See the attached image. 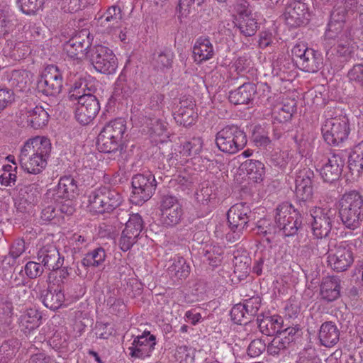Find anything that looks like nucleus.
I'll return each mask as SVG.
<instances>
[{
    "label": "nucleus",
    "instance_id": "f257e3e1",
    "mask_svg": "<svg viewBox=\"0 0 363 363\" xmlns=\"http://www.w3.org/2000/svg\"><path fill=\"white\" fill-rule=\"evenodd\" d=\"M67 98L70 101H77L75 118L82 125L90 123L100 111L99 99L92 94V89L82 82H76L72 85Z\"/></svg>",
    "mask_w": 363,
    "mask_h": 363
},
{
    "label": "nucleus",
    "instance_id": "f03ea898",
    "mask_svg": "<svg viewBox=\"0 0 363 363\" xmlns=\"http://www.w3.org/2000/svg\"><path fill=\"white\" fill-rule=\"evenodd\" d=\"M338 216L345 228L354 230L363 221V196L357 191L345 193L338 201Z\"/></svg>",
    "mask_w": 363,
    "mask_h": 363
},
{
    "label": "nucleus",
    "instance_id": "7ed1b4c3",
    "mask_svg": "<svg viewBox=\"0 0 363 363\" xmlns=\"http://www.w3.org/2000/svg\"><path fill=\"white\" fill-rule=\"evenodd\" d=\"M315 156L317 165L320 167V174L324 182H333L340 177L347 157L342 150H333L326 154L318 151Z\"/></svg>",
    "mask_w": 363,
    "mask_h": 363
},
{
    "label": "nucleus",
    "instance_id": "20e7f679",
    "mask_svg": "<svg viewBox=\"0 0 363 363\" xmlns=\"http://www.w3.org/2000/svg\"><path fill=\"white\" fill-rule=\"evenodd\" d=\"M122 201L121 194L114 189L102 186L91 192L89 196V207L92 212L104 214L112 212Z\"/></svg>",
    "mask_w": 363,
    "mask_h": 363
},
{
    "label": "nucleus",
    "instance_id": "39448f33",
    "mask_svg": "<svg viewBox=\"0 0 363 363\" xmlns=\"http://www.w3.org/2000/svg\"><path fill=\"white\" fill-rule=\"evenodd\" d=\"M245 133L238 125H226L216 136L218 148L225 153L235 154L242 150L247 144Z\"/></svg>",
    "mask_w": 363,
    "mask_h": 363
},
{
    "label": "nucleus",
    "instance_id": "423d86ee",
    "mask_svg": "<svg viewBox=\"0 0 363 363\" xmlns=\"http://www.w3.org/2000/svg\"><path fill=\"white\" fill-rule=\"evenodd\" d=\"M89 59L94 69L102 74H113L117 67V58L108 47L103 45H95L86 52Z\"/></svg>",
    "mask_w": 363,
    "mask_h": 363
},
{
    "label": "nucleus",
    "instance_id": "0eeeda50",
    "mask_svg": "<svg viewBox=\"0 0 363 363\" xmlns=\"http://www.w3.org/2000/svg\"><path fill=\"white\" fill-rule=\"evenodd\" d=\"M275 223L284 235L289 237L296 235L301 228V218L291 203L284 202L277 207Z\"/></svg>",
    "mask_w": 363,
    "mask_h": 363
},
{
    "label": "nucleus",
    "instance_id": "6e6552de",
    "mask_svg": "<svg viewBox=\"0 0 363 363\" xmlns=\"http://www.w3.org/2000/svg\"><path fill=\"white\" fill-rule=\"evenodd\" d=\"M291 52L293 61L301 70L315 73L321 69L323 57L318 51L307 48L304 44H296Z\"/></svg>",
    "mask_w": 363,
    "mask_h": 363
},
{
    "label": "nucleus",
    "instance_id": "1a4fd4ad",
    "mask_svg": "<svg viewBox=\"0 0 363 363\" xmlns=\"http://www.w3.org/2000/svg\"><path fill=\"white\" fill-rule=\"evenodd\" d=\"M321 132L328 144L337 145L348 138L349 120L345 116L327 118L322 125Z\"/></svg>",
    "mask_w": 363,
    "mask_h": 363
},
{
    "label": "nucleus",
    "instance_id": "9d476101",
    "mask_svg": "<svg viewBox=\"0 0 363 363\" xmlns=\"http://www.w3.org/2000/svg\"><path fill=\"white\" fill-rule=\"evenodd\" d=\"M330 255L327 257L328 266L337 272L347 270L354 262L352 245L347 241L337 242L331 246Z\"/></svg>",
    "mask_w": 363,
    "mask_h": 363
},
{
    "label": "nucleus",
    "instance_id": "9b49d317",
    "mask_svg": "<svg viewBox=\"0 0 363 363\" xmlns=\"http://www.w3.org/2000/svg\"><path fill=\"white\" fill-rule=\"evenodd\" d=\"M333 11L330 13V19L328 24L325 36L329 39L336 40L337 51L340 55H345L348 51L349 33L345 28L346 19Z\"/></svg>",
    "mask_w": 363,
    "mask_h": 363
},
{
    "label": "nucleus",
    "instance_id": "f8f14e48",
    "mask_svg": "<svg viewBox=\"0 0 363 363\" xmlns=\"http://www.w3.org/2000/svg\"><path fill=\"white\" fill-rule=\"evenodd\" d=\"M63 77L59 68L54 65H48L38 81V89L44 95L55 96L62 91Z\"/></svg>",
    "mask_w": 363,
    "mask_h": 363
},
{
    "label": "nucleus",
    "instance_id": "ddd939ff",
    "mask_svg": "<svg viewBox=\"0 0 363 363\" xmlns=\"http://www.w3.org/2000/svg\"><path fill=\"white\" fill-rule=\"evenodd\" d=\"M132 201L136 204L143 203L153 195L156 188L155 176L151 172L135 175L132 179Z\"/></svg>",
    "mask_w": 363,
    "mask_h": 363
},
{
    "label": "nucleus",
    "instance_id": "4468645a",
    "mask_svg": "<svg viewBox=\"0 0 363 363\" xmlns=\"http://www.w3.org/2000/svg\"><path fill=\"white\" fill-rule=\"evenodd\" d=\"M251 210L248 206L239 203L230 207L227 213V219L231 230L238 239L249 226Z\"/></svg>",
    "mask_w": 363,
    "mask_h": 363
},
{
    "label": "nucleus",
    "instance_id": "2eb2a0df",
    "mask_svg": "<svg viewBox=\"0 0 363 363\" xmlns=\"http://www.w3.org/2000/svg\"><path fill=\"white\" fill-rule=\"evenodd\" d=\"M335 216V210L328 208H315L311 213V227L315 238H326L332 230Z\"/></svg>",
    "mask_w": 363,
    "mask_h": 363
},
{
    "label": "nucleus",
    "instance_id": "dca6fc26",
    "mask_svg": "<svg viewBox=\"0 0 363 363\" xmlns=\"http://www.w3.org/2000/svg\"><path fill=\"white\" fill-rule=\"evenodd\" d=\"M284 16L286 23L291 27H298L309 21L308 5L301 1L286 3Z\"/></svg>",
    "mask_w": 363,
    "mask_h": 363
},
{
    "label": "nucleus",
    "instance_id": "f3484780",
    "mask_svg": "<svg viewBox=\"0 0 363 363\" xmlns=\"http://www.w3.org/2000/svg\"><path fill=\"white\" fill-rule=\"evenodd\" d=\"M89 37V32L87 30H81L64 44V52L71 59L82 60L84 55L86 56L87 50L91 48Z\"/></svg>",
    "mask_w": 363,
    "mask_h": 363
},
{
    "label": "nucleus",
    "instance_id": "a211bd4d",
    "mask_svg": "<svg viewBox=\"0 0 363 363\" xmlns=\"http://www.w3.org/2000/svg\"><path fill=\"white\" fill-rule=\"evenodd\" d=\"M123 13L120 6L113 5L109 6L106 12L96 19L98 26L103 28L102 31L108 34H117L121 27Z\"/></svg>",
    "mask_w": 363,
    "mask_h": 363
},
{
    "label": "nucleus",
    "instance_id": "6ab92c4d",
    "mask_svg": "<svg viewBox=\"0 0 363 363\" xmlns=\"http://www.w3.org/2000/svg\"><path fill=\"white\" fill-rule=\"evenodd\" d=\"M156 345L155 336L149 331H144L141 335L137 336L132 345L129 347L132 357L145 359L151 355Z\"/></svg>",
    "mask_w": 363,
    "mask_h": 363
},
{
    "label": "nucleus",
    "instance_id": "aec40b11",
    "mask_svg": "<svg viewBox=\"0 0 363 363\" xmlns=\"http://www.w3.org/2000/svg\"><path fill=\"white\" fill-rule=\"evenodd\" d=\"M37 259L48 271L60 269L64 260L60 256V252L53 243H48L41 247L38 251Z\"/></svg>",
    "mask_w": 363,
    "mask_h": 363
},
{
    "label": "nucleus",
    "instance_id": "412c9836",
    "mask_svg": "<svg viewBox=\"0 0 363 363\" xmlns=\"http://www.w3.org/2000/svg\"><path fill=\"white\" fill-rule=\"evenodd\" d=\"M16 190L18 191L17 201L15 203L18 211L25 212L28 207L34 205L40 196V192L35 184H18Z\"/></svg>",
    "mask_w": 363,
    "mask_h": 363
},
{
    "label": "nucleus",
    "instance_id": "4be33fe9",
    "mask_svg": "<svg viewBox=\"0 0 363 363\" xmlns=\"http://www.w3.org/2000/svg\"><path fill=\"white\" fill-rule=\"evenodd\" d=\"M194 106L195 104L191 99H181L174 113L177 123L186 127L193 124L196 118Z\"/></svg>",
    "mask_w": 363,
    "mask_h": 363
},
{
    "label": "nucleus",
    "instance_id": "5701e85b",
    "mask_svg": "<svg viewBox=\"0 0 363 363\" xmlns=\"http://www.w3.org/2000/svg\"><path fill=\"white\" fill-rule=\"evenodd\" d=\"M52 149L50 140L44 136H37L29 139L22 147L28 153L48 159Z\"/></svg>",
    "mask_w": 363,
    "mask_h": 363
},
{
    "label": "nucleus",
    "instance_id": "b1692460",
    "mask_svg": "<svg viewBox=\"0 0 363 363\" xmlns=\"http://www.w3.org/2000/svg\"><path fill=\"white\" fill-rule=\"evenodd\" d=\"M77 182L72 176L62 177L54 190V199H65L72 200L78 195Z\"/></svg>",
    "mask_w": 363,
    "mask_h": 363
},
{
    "label": "nucleus",
    "instance_id": "393cba45",
    "mask_svg": "<svg viewBox=\"0 0 363 363\" xmlns=\"http://www.w3.org/2000/svg\"><path fill=\"white\" fill-rule=\"evenodd\" d=\"M47 160L43 157L35 156L21 150L19 162L22 168L28 174H38L42 172L47 166Z\"/></svg>",
    "mask_w": 363,
    "mask_h": 363
},
{
    "label": "nucleus",
    "instance_id": "a878e982",
    "mask_svg": "<svg viewBox=\"0 0 363 363\" xmlns=\"http://www.w3.org/2000/svg\"><path fill=\"white\" fill-rule=\"evenodd\" d=\"M340 330L332 321H325L320 327L318 339L320 345L325 347L335 345L340 339Z\"/></svg>",
    "mask_w": 363,
    "mask_h": 363
},
{
    "label": "nucleus",
    "instance_id": "bb28decb",
    "mask_svg": "<svg viewBox=\"0 0 363 363\" xmlns=\"http://www.w3.org/2000/svg\"><path fill=\"white\" fill-rule=\"evenodd\" d=\"M257 91L256 85L253 83H244L238 89L229 93L228 99L235 105L247 104L253 99Z\"/></svg>",
    "mask_w": 363,
    "mask_h": 363
},
{
    "label": "nucleus",
    "instance_id": "cd10ccee",
    "mask_svg": "<svg viewBox=\"0 0 363 363\" xmlns=\"http://www.w3.org/2000/svg\"><path fill=\"white\" fill-rule=\"evenodd\" d=\"M340 279L336 276L327 277L320 285L321 298L327 302H332L340 296Z\"/></svg>",
    "mask_w": 363,
    "mask_h": 363
},
{
    "label": "nucleus",
    "instance_id": "c85d7f7f",
    "mask_svg": "<svg viewBox=\"0 0 363 363\" xmlns=\"http://www.w3.org/2000/svg\"><path fill=\"white\" fill-rule=\"evenodd\" d=\"M257 321L260 332L267 336L279 335L284 327L283 318L279 315L258 317Z\"/></svg>",
    "mask_w": 363,
    "mask_h": 363
},
{
    "label": "nucleus",
    "instance_id": "c756f323",
    "mask_svg": "<svg viewBox=\"0 0 363 363\" xmlns=\"http://www.w3.org/2000/svg\"><path fill=\"white\" fill-rule=\"evenodd\" d=\"M23 115L25 116L27 125L34 129H40L46 126L50 117L48 113L39 106L26 110Z\"/></svg>",
    "mask_w": 363,
    "mask_h": 363
},
{
    "label": "nucleus",
    "instance_id": "7c9ffc66",
    "mask_svg": "<svg viewBox=\"0 0 363 363\" xmlns=\"http://www.w3.org/2000/svg\"><path fill=\"white\" fill-rule=\"evenodd\" d=\"M170 262L167 273L174 281L182 280L188 277L191 270L190 266L184 257L175 256Z\"/></svg>",
    "mask_w": 363,
    "mask_h": 363
},
{
    "label": "nucleus",
    "instance_id": "2f4dec72",
    "mask_svg": "<svg viewBox=\"0 0 363 363\" xmlns=\"http://www.w3.org/2000/svg\"><path fill=\"white\" fill-rule=\"evenodd\" d=\"M240 168L247 176L249 180L255 183L261 182L263 180L265 167L260 161L247 160L242 163Z\"/></svg>",
    "mask_w": 363,
    "mask_h": 363
},
{
    "label": "nucleus",
    "instance_id": "473e14b6",
    "mask_svg": "<svg viewBox=\"0 0 363 363\" xmlns=\"http://www.w3.org/2000/svg\"><path fill=\"white\" fill-rule=\"evenodd\" d=\"M194 61L201 63L211 59L214 55V49L208 38H199L193 47Z\"/></svg>",
    "mask_w": 363,
    "mask_h": 363
},
{
    "label": "nucleus",
    "instance_id": "72a5a7b5",
    "mask_svg": "<svg viewBox=\"0 0 363 363\" xmlns=\"http://www.w3.org/2000/svg\"><path fill=\"white\" fill-rule=\"evenodd\" d=\"M41 315L34 308H29L19 318V327L24 333H30L40 325Z\"/></svg>",
    "mask_w": 363,
    "mask_h": 363
},
{
    "label": "nucleus",
    "instance_id": "f704fd0d",
    "mask_svg": "<svg viewBox=\"0 0 363 363\" xmlns=\"http://www.w3.org/2000/svg\"><path fill=\"white\" fill-rule=\"evenodd\" d=\"M41 298L44 306L52 311L60 308L65 300V294L60 289L52 288L43 290Z\"/></svg>",
    "mask_w": 363,
    "mask_h": 363
},
{
    "label": "nucleus",
    "instance_id": "c9c22d12",
    "mask_svg": "<svg viewBox=\"0 0 363 363\" xmlns=\"http://www.w3.org/2000/svg\"><path fill=\"white\" fill-rule=\"evenodd\" d=\"M272 96L267 97V101L272 106H273V108L272 111V118L274 121L277 123H282L289 121L293 115L294 111V104H279L274 105L272 102Z\"/></svg>",
    "mask_w": 363,
    "mask_h": 363
},
{
    "label": "nucleus",
    "instance_id": "e433bc0d",
    "mask_svg": "<svg viewBox=\"0 0 363 363\" xmlns=\"http://www.w3.org/2000/svg\"><path fill=\"white\" fill-rule=\"evenodd\" d=\"M126 128L125 120L122 118H118L107 123L102 130L113 137V139L116 140V141L123 145V138Z\"/></svg>",
    "mask_w": 363,
    "mask_h": 363
},
{
    "label": "nucleus",
    "instance_id": "4c0bfd02",
    "mask_svg": "<svg viewBox=\"0 0 363 363\" xmlns=\"http://www.w3.org/2000/svg\"><path fill=\"white\" fill-rule=\"evenodd\" d=\"M235 25L240 33L245 37L253 36L259 28L257 20L253 14L237 18Z\"/></svg>",
    "mask_w": 363,
    "mask_h": 363
},
{
    "label": "nucleus",
    "instance_id": "58836bf2",
    "mask_svg": "<svg viewBox=\"0 0 363 363\" xmlns=\"http://www.w3.org/2000/svg\"><path fill=\"white\" fill-rule=\"evenodd\" d=\"M96 145L100 152L105 153L115 152L123 146L121 143L103 130L98 135Z\"/></svg>",
    "mask_w": 363,
    "mask_h": 363
},
{
    "label": "nucleus",
    "instance_id": "ea45409f",
    "mask_svg": "<svg viewBox=\"0 0 363 363\" xmlns=\"http://www.w3.org/2000/svg\"><path fill=\"white\" fill-rule=\"evenodd\" d=\"M213 191L214 189L213 186H209L208 184H203L199 186L195 193L196 202L200 204V206H203L206 212L211 211L209 203L215 199Z\"/></svg>",
    "mask_w": 363,
    "mask_h": 363
},
{
    "label": "nucleus",
    "instance_id": "a19ab883",
    "mask_svg": "<svg viewBox=\"0 0 363 363\" xmlns=\"http://www.w3.org/2000/svg\"><path fill=\"white\" fill-rule=\"evenodd\" d=\"M333 11L335 13H340L346 19L347 15H354L358 13L359 18H363V5L359 4V0H345L343 6L334 7Z\"/></svg>",
    "mask_w": 363,
    "mask_h": 363
},
{
    "label": "nucleus",
    "instance_id": "79ce46f5",
    "mask_svg": "<svg viewBox=\"0 0 363 363\" xmlns=\"http://www.w3.org/2000/svg\"><path fill=\"white\" fill-rule=\"evenodd\" d=\"M106 257L105 250L101 247H97L84 255L82 264L90 267H98L104 264Z\"/></svg>",
    "mask_w": 363,
    "mask_h": 363
},
{
    "label": "nucleus",
    "instance_id": "37998d69",
    "mask_svg": "<svg viewBox=\"0 0 363 363\" xmlns=\"http://www.w3.org/2000/svg\"><path fill=\"white\" fill-rule=\"evenodd\" d=\"M20 343L17 339L5 340L0 346V362L7 363L13 359L19 348Z\"/></svg>",
    "mask_w": 363,
    "mask_h": 363
},
{
    "label": "nucleus",
    "instance_id": "c03bdc74",
    "mask_svg": "<svg viewBox=\"0 0 363 363\" xmlns=\"http://www.w3.org/2000/svg\"><path fill=\"white\" fill-rule=\"evenodd\" d=\"M173 58V52L169 50L166 49L154 54L152 64L154 67L157 69H169L172 66Z\"/></svg>",
    "mask_w": 363,
    "mask_h": 363
},
{
    "label": "nucleus",
    "instance_id": "a18cd8bd",
    "mask_svg": "<svg viewBox=\"0 0 363 363\" xmlns=\"http://www.w3.org/2000/svg\"><path fill=\"white\" fill-rule=\"evenodd\" d=\"M183 216L182 206L172 208L168 211L161 212V222L167 227H173L179 223Z\"/></svg>",
    "mask_w": 363,
    "mask_h": 363
},
{
    "label": "nucleus",
    "instance_id": "49530a36",
    "mask_svg": "<svg viewBox=\"0 0 363 363\" xmlns=\"http://www.w3.org/2000/svg\"><path fill=\"white\" fill-rule=\"evenodd\" d=\"M143 228L144 223L141 216L138 213H133L130 214L123 230L138 238Z\"/></svg>",
    "mask_w": 363,
    "mask_h": 363
},
{
    "label": "nucleus",
    "instance_id": "de8ad7c7",
    "mask_svg": "<svg viewBox=\"0 0 363 363\" xmlns=\"http://www.w3.org/2000/svg\"><path fill=\"white\" fill-rule=\"evenodd\" d=\"M291 160L290 154L288 151H275L271 155L270 163L278 170L284 172Z\"/></svg>",
    "mask_w": 363,
    "mask_h": 363
},
{
    "label": "nucleus",
    "instance_id": "09e8293b",
    "mask_svg": "<svg viewBox=\"0 0 363 363\" xmlns=\"http://www.w3.org/2000/svg\"><path fill=\"white\" fill-rule=\"evenodd\" d=\"M202 253L205 261L208 262V264L217 266L221 260L223 250L218 246L206 245Z\"/></svg>",
    "mask_w": 363,
    "mask_h": 363
},
{
    "label": "nucleus",
    "instance_id": "8fccbe9b",
    "mask_svg": "<svg viewBox=\"0 0 363 363\" xmlns=\"http://www.w3.org/2000/svg\"><path fill=\"white\" fill-rule=\"evenodd\" d=\"M202 149V140L200 138H193L184 143L180 153L185 157L198 155Z\"/></svg>",
    "mask_w": 363,
    "mask_h": 363
},
{
    "label": "nucleus",
    "instance_id": "3c124183",
    "mask_svg": "<svg viewBox=\"0 0 363 363\" xmlns=\"http://www.w3.org/2000/svg\"><path fill=\"white\" fill-rule=\"evenodd\" d=\"M315 245L312 248L313 254L319 256L330 255L331 246L335 245L337 241L328 240L326 238H316Z\"/></svg>",
    "mask_w": 363,
    "mask_h": 363
},
{
    "label": "nucleus",
    "instance_id": "603ef678",
    "mask_svg": "<svg viewBox=\"0 0 363 363\" xmlns=\"http://www.w3.org/2000/svg\"><path fill=\"white\" fill-rule=\"evenodd\" d=\"M11 82L13 86L20 91H23L28 87V73L23 70H14L11 73Z\"/></svg>",
    "mask_w": 363,
    "mask_h": 363
},
{
    "label": "nucleus",
    "instance_id": "864d4df0",
    "mask_svg": "<svg viewBox=\"0 0 363 363\" xmlns=\"http://www.w3.org/2000/svg\"><path fill=\"white\" fill-rule=\"evenodd\" d=\"M313 172L309 168H304L298 172L296 178V186L313 187Z\"/></svg>",
    "mask_w": 363,
    "mask_h": 363
},
{
    "label": "nucleus",
    "instance_id": "5fc2aeb1",
    "mask_svg": "<svg viewBox=\"0 0 363 363\" xmlns=\"http://www.w3.org/2000/svg\"><path fill=\"white\" fill-rule=\"evenodd\" d=\"M115 94L123 97L129 96L133 91V88L125 77L120 76L115 84Z\"/></svg>",
    "mask_w": 363,
    "mask_h": 363
},
{
    "label": "nucleus",
    "instance_id": "6e6d98bb",
    "mask_svg": "<svg viewBox=\"0 0 363 363\" xmlns=\"http://www.w3.org/2000/svg\"><path fill=\"white\" fill-rule=\"evenodd\" d=\"M206 0H179V12L182 16H186L192 9L196 10Z\"/></svg>",
    "mask_w": 363,
    "mask_h": 363
},
{
    "label": "nucleus",
    "instance_id": "4d7b16f0",
    "mask_svg": "<svg viewBox=\"0 0 363 363\" xmlns=\"http://www.w3.org/2000/svg\"><path fill=\"white\" fill-rule=\"evenodd\" d=\"M68 337L66 334L55 333L48 340V344L55 350H60L67 347Z\"/></svg>",
    "mask_w": 363,
    "mask_h": 363
},
{
    "label": "nucleus",
    "instance_id": "13d9d810",
    "mask_svg": "<svg viewBox=\"0 0 363 363\" xmlns=\"http://www.w3.org/2000/svg\"><path fill=\"white\" fill-rule=\"evenodd\" d=\"M230 315L232 320L237 324H246L250 321L249 317L245 313L244 306H242V303L236 304L232 308Z\"/></svg>",
    "mask_w": 363,
    "mask_h": 363
},
{
    "label": "nucleus",
    "instance_id": "bf43d9fd",
    "mask_svg": "<svg viewBox=\"0 0 363 363\" xmlns=\"http://www.w3.org/2000/svg\"><path fill=\"white\" fill-rule=\"evenodd\" d=\"M45 267L40 262L30 261L25 266V272L30 279L40 277L44 272Z\"/></svg>",
    "mask_w": 363,
    "mask_h": 363
},
{
    "label": "nucleus",
    "instance_id": "052dcab7",
    "mask_svg": "<svg viewBox=\"0 0 363 363\" xmlns=\"http://www.w3.org/2000/svg\"><path fill=\"white\" fill-rule=\"evenodd\" d=\"M17 4L26 14L34 13L42 6L41 1L38 0H17Z\"/></svg>",
    "mask_w": 363,
    "mask_h": 363
},
{
    "label": "nucleus",
    "instance_id": "680f3d73",
    "mask_svg": "<svg viewBox=\"0 0 363 363\" xmlns=\"http://www.w3.org/2000/svg\"><path fill=\"white\" fill-rule=\"evenodd\" d=\"M138 238L129 234L124 230L122 231L118 240V245L121 250L126 252L129 250L133 245L137 242Z\"/></svg>",
    "mask_w": 363,
    "mask_h": 363
},
{
    "label": "nucleus",
    "instance_id": "e2e57ef3",
    "mask_svg": "<svg viewBox=\"0 0 363 363\" xmlns=\"http://www.w3.org/2000/svg\"><path fill=\"white\" fill-rule=\"evenodd\" d=\"M182 206L177 198L172 195H163L161 197L160 211L161 212L168 211L172 208H179Z\"/></svg>",
    "mask_w": 363,
    "mask_h": 363
},
{
    "label": "nucleus",
    "instance_id": "0e129e2a",
    "mask_svg": "<svg viewBox=\"0 0 363 363\" xmlns=\"http://www.w3.org/2000/svg\"><path fill=\"white\" fill-rule=\"evenodd\" d=\"M348 166L352 172L359 173L363 169V156L353 151L348 158Z\"/></svg>",
    "mask_w": 363,
    "mask_h": 363
},
{
    "label": "nucleus",
    "instance_id": "69168bd1",
    "mask_svg": "<svg viewBox=\"0 0 363 363\" xmlns=\"http://www.w3.org/2000/svg\"><path fill=\"white\" fill-rule=\"evenodd\" d=\"M266 349V343L261 339L252 340L248 346L247 353L250 357H257Z\"/></svg>",
    "mask_w": 363,
    "mask_h": 363
},
{
    "label": "nucleus",
    "instance_id": "338daca9",
    "mask_svg": "<svg viewBox=\"0 0 363 363\" xmlns=\"http://www.w3.org/2000/svg\"><path fill=\"white\" fill-rule=\"evenodd\" d=\"M12 56L16 59H22L30 53V46L23 42H17L12 49Z\"/></svg>",
    "mask_w": 363,
    "mask_h": 363
},
{
    "label": "nucleus",
    "instance_id": "774afa93",
    "mask_svg": "<svg viewBox=\"0 0 363 363\" xmlns=\"http://www.w3.org/2000/svg\"><path fill=\"white\" fill-rule=\"evenodd\" d=\"M348 78L359 85H363V65L357 64L348 72Z\"/></svg>",
    "mask_w": 363,
    "mask_h": 363
}]
</instances>
